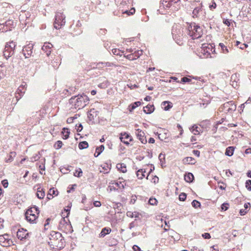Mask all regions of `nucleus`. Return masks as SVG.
Listing matches in <instances>:
<instances>
[{"instance_id":"obj_1","label":"nucleus","mask_w":251,"mask_h":251,"mask_svg":"<svg viewBox=\"0 0 251 251\" xmlns=\"http://www.w3.org/2000/svg\"><path fill=\"white\" fill-rule=\"evenodd\" d=\"M50 238V241L49 244L50 247H56L59 250H61L64 247V239L62 234L58 232H52Z\"/></svg>"},{"instance_id":"obj_2","label":"nucleus","mask_w":251,"mask_h":251,"mask_svg":"<svg viewBox=\"0 0 251 251\" xmlns=\"http://www.w3.org/2000/svg\"><path fill=\"white\" fill-rule=\"evenodd\" d=\"M188 34L193 39H198L203 34L202 28L195 23H191L187 27Z\"/></svg>"},{"instance_id":"obj_3","label":"nucleus","mask_w":251,"mask_h":251,"mask_svg":"<svg viewBox=\"0 0 251 251\" xmlns=\"http://www.w3.org/2000/svg\"><path fill=\"white\" fill-rule=\"evenodd\" d=\"M172 34L174 39L178 45L182 44L183 30L180 25H174L172 29Z\"/></svg>"},{"instance_id":"obj_4","label":"nucleus","mask_w":251,"mask_h":251,"mask_svg":"<svg viewBox=\"0 0 251 251\" xmlns=\"http://www.w3.org/2000/svg\"><path fill=\"white\" fill-rule=\"evenodd\" d=\"M81 97L82 96L80 95L73 97L69 100V103L72 104V106H74L75 109L83 108L86 105V104L83 102V99Z\"/></svg>"},{"instance_id":"obj_5","label":"nucleus","mask_w":251,"mask_h":251,"mask_svg":"<svg viewBox=\"0 0 251 251\" xmlns=\"http://www.w3.org/2000/svg\"><path fill=\"white\" fill-rule=\"evenodd\" d=\"M16 46V43L13 41L6 44L3 51V55L6 59L14 54Z\"/></svg>"},{"instance_id":"obj_6","label":"nucleus","mask_w":251,"mask_h":251,"mask_svg":"<svg viewBox=\"0 0 251 251\" xmlns=\"http://www.w3.org/2000/svg\"><path fill=\"white\" fill-rule=\"evenodd\" d=\"M65 16L63 14V13L60 11L56 12L55 16V20L54 22V27L56 29H59L61 27L65 25Z\"/></svg>"},{"instance_id":"obj_7","label":"nucleus","mask_w":251,"mask_h":251,"mask_svg":"<svg viewBox=\"0 0 251 251\" xmlns=\"http://www.w3.org/2000/svg\"><path fill=\"white\" fill-rule=\"evenodd\" d=\"M236 106L233 101L226 102L221 105L219 108L221 112L224 111L225 113L232 112L236 110Z\"/></svg>"},{"instance_id":"obj_8","label":"nucleus","mask_w":251,"mask_h":251,"mask_svg":"<svg viewBox=\"0 0 251 251\" xmlns=\"http://www.w3.org/2000/svg\"><path fill=\"white\" fill-rule=\"evenodd\" d=\"M25 85H21L17 89V93L15 94V98H13L12 103L15 105L18 101L24 95L26 90L25 88Z\"/></svg>"},{"instance_id":"obj_9","label":"nucleus","mask_w":251,"mask_h":251,"mask_svg":"<svg viewBox=\"0 0 251 251\" xmlns=\"http://www.w3.org/2000/svg\"><path fill=\"white\" fill-rule=\"evenodd\" d=\"M33 44L29 43L23 47L22 53L24 55L25 58H29L32 56L33 53Z\"/></svg>"},{"instance_id":"obj_10","label":"nucleus","mask_w":251,"mask_h":251,"mask_svg":"<svg viewBox=\"0 0 251 251\" xmlns=\"http://www.w3.org/2000/svg\"><path fill=\"white\" fill-rule=\"evenodd\" d=\"M9 237V235L7 234L0 235V244L3 247L10 246L12 241Z\"/></svg>"},{"instance_id":"obj_11","label":"nucleus","mask_w":251,"mask_h":251,"mask_svg":"<svg viewBox=\"0 0 251 251\" xmlns=\"http://www.w3.org/2000/svg\"><path fill=\"white\" fill-rule=\"evenodd\" d=\"M25 219L30 223H34L38 217L35 213H32L31 210H27L25 214Z\"/></svg>"},{"instance_id":"obj_12","label":"nucleus","mask_w":251,"mask_h":251,"mask_svg":"<svg viewBox=\"0 0 251 251\" xmlns=\"http://www.w3.org/2000/svg\"><path fill=\"white\" fill-rule=\"evenodd\" d=\"M171 6L172 3L168 0H162L160 3L159 9L158 10V11L161 14H165L164 11L162 10L168 9Z\"/></svg>"},{"instance_id":"obj_13","label":"nucleus","mask_w":251,"mask_h":251,"mask_svg":"<svg viewBox=\"0 0 251 251\" xmlns=\"http://www.w3.org/2000/svg\"><path fill=\"white\" fill-rule=\"evenodd\" d=\"M195 7L192 12L193 17L203 19L205 17L204 15H201L202 13V5Z\"/></svg>"},{"instance_id":"obj_14","label":"nucleus","mask_w":251,"mask_h":251,"mask_svg":"<svg viewBox=\"0 0 251 251\" xmlns=\"http://www.w3.org/2000/svg\"><path fill=\"white\" fill-rule=\"evenodd\" d=\"M29 233L27 232V230L24 228L19 229L17 232V237L21 240L27 239L29 236Z\"/></svg>"},{"instance_id":"obj_15","label":"nucleus","mask_w":251,"mask_h":251,"mask_svg":"<svg viewBox=\"0 0 251 251\" xmlns=\"http://www.w3.org/2000/svg\"><path fill=\"white\" fill-rule=\"evenodd\" d=\"M143 54L142 50H138L135 51L134 53L128 54L125 57L129 60H134L139 58Z\"/></svg>"},{"instance_id":"obj_16","label":"nucleus","mask_w":251,"mask_h":251,"mask_svg":"<svg viewBox=\"0 0 251 251\" xmlns=\"http://www.w3.org/2000/svg\"><path fill=\"white\" fill-rule=\"evenodd\" d=\"M136 135L137 138L141 141L143 144H146L147 140L145 136V133L140 129H137L136 132Z\"/></svg>"},{"instance_id":"obj_17","label":"nucleus","mask_w":251,"mask_h":251,"mask_svg":"<svg viewBox=\"0 0 251 251\" xmlns=\"http://www.w3.org/2000/svg\"><path fill=\"white\" fill-rule=\"evenodd\" d=\"M53 46L52 44L49 43H46L44 44V45L42 46V50L43 51H44L47 56H49L50 54L51 53V49Z\"/></svg>"},{"instance_id":"obj_18","label":"nucleus","mask_w":251,"mask_h":251,"mask_svg":"<svg viewBox=\"0 0 251 251\" xmlns=\"http://www.w3.org/2000/svg\"><path fill=\"white\" fill-rule=\"evenodd\" d=\"M5 26H6V29L8 31H11L12 28H14L16 25V23L13 20H8L6 21L5 23Z\"/></svg>"},{"instance_id":"obj_19","label":"nucleus","mask_w":251,"mask_h":251,"mask_svg":"<svg viewBox=\"0 0 251 251\" xmlns=\"http://www.w3.org/2000/svg\"><path fill=\"white\" fill-rule=\"evenodd\" d=\"M120 139L121 142H123L124 144L126 145H129V143L128 141L124 140V139H129V141H131L132 140V138L131 137V136L126 132L121 134Z\"/></svg>"},{"instance_id":"obj_20","label":"nucleus","mask_w":251,"mask_h":251,"mask_svg":"<svg viewBox=\"0 0 251 251\" xmlns=\"http://www.w3.org/2000/svg\"><path fill=\"white\" fill-rule=\"evenodd\" d=\"M132 2V0H120L119 4V9L128 8L129 4Z\"/></svg>"},{"instance_id":"obj_21","label":"nucleus","mask_w":251,"mask_h":251,"mask_svg":"<svg viewBox=\"0 0 251 251\" xmlns=\"http://www.w3.org/2000/svg\"><path fill=\"white\" fill-rule=\"evenodd\" d=\"M121 11V12L123 14H126L128 16H130L133 15L135 12V10L134 8H130L129 6L128 8H124L122 9H120Z\"/></svg>"},{"instance_id":"obj_22","label":"nucleus","mask_w":251,"mask_h":251,"mask_svg":"<svg viewBox=\"0 0 251 251\" xmlns=\"http://www.w3.org/2000/svg\"><path fill=\"white\" fill-rule=\"evenodd\" d=\"M194 179V176L192 173H187L184 175V179L187 182H192Z\"/></svg>"},{"instance_id":"obj_23","label":"nucleus","mask_w":251,"mask_h":251,"mask_svg":"<svg viewBox=\"0 0 251 251\" xmlns=\"http://www.w3.org/2000/svg\"><path fill=\"white\" fill-rule=\"evenodd\" d=\"M111 231V229L109 227H104L102 229L100 233L99 234V237H104L106 235L109 234Z\"/></svg>"},{"instance_id":"obj_24","label":"nucleus","mask_w":251,"mask_h":251,"mask_svg":"<svg viewBox=\"0 0 251 251\" xmlns=\"http://www.w3.org/2000/svg\"><path fill=\"white\" fill-rule=\"evenodd\" d=\"M154 110L153 105H148L144 107V112L146 114H151L153 112Z\"/></svg>"},{"instance_id":"obj_25","label":"nucleus","mask_w":251,"mask_h":251,"mask_svg":"<svg viewBox=\"0 0 251 251\" xmlns=\"http://www.w3.org/2000/svg\"><path fill=\"white\" fill-rule=\"evenodd\" d=\"M183 162L184 164H195L196 161L195 159L192 157H187L183 159Z\"/></svg>"},{"instance_id":"obj_26","label":"nucleus","mask_w":251,"mask_h":251,"mask_svg":"<svg viewBox=\"0 0 251 251\" xmlns=\"http://www.w3.org/2000/svg\"><path fill=\"white\" fill-rule=\"evenodd\" d=\"M161 105L164 106V109L166 111L169 110L173 106L172 103L168 101L162 102Z\"/></svg>"},{"instance_id":"obj_27","label":"nucleus","mask_w":251,"mask_h":251,"mask_svg":"<svg viewBox=\"0 0 251 251\" xmlns=\"http://www.w3.org/2000/svg\"><path fill=\"white\" fill-rule=\"evenodd\" d=\"M104 149V146L103 145H100V147H98L96 149V152L94 154L95 157H98Z\"/></svg>"},{"instance_id":"obj_28","label":"nucleus","mask_w":251,"mask_h":251,"mask_svg":"<svg viewBox=\"0 0 251 251\" xmlns=\"http://www.w3.org/2000/svg\"><path fill=\"white\" fill-rule=\"evenodd\" d=\"M16 153L15 151L10 152L9 155L6 158L5 161L7 163L11 162L15 157Z\"/></svg>"},{"instance_id":"obj_29","label":"nucleus","mask_w":251,"mask_h":251,"mask_svg":"<svg viewBox=\"0 0 251 251\" xmlns=\"http://www.w3.org/2000/svg\"><path fill=\"white\" fill-rule=\"evenodd\" d=\"M234 151V148L233 147H228L226 148L225 154L228 156H231L233 155Z\"/></svg>"},{"instance_id":"obj_30","label":"nucleus","mask_w":251,"mask_h":251,"mask_svg":"<svg viewBox=\"0 0 251 251\" xmlns=\"http://www.w3.org/2000/svg\"><path fill=\"white\" fill-rule=\"evenodd\" d=\"M141 104V102L139 101L133 102V103L130 104L128 106L129 111H132L136 107H138V106L140 105Z\"/></svg>"},{"instance_id":"obj_31","label":"nucleus","mask_w":251,"mask_h":251,"mask_svg":"<svg viewBox=\"0 0 251 251\" xmlns=\"http://www.w3.org/2000/svg\"><path fill=\"white\" fill-rule=\"evenodd\" d=\"M117 168L123 173L126 172V167L124 163H119L117 165Z\"/></svg>"},{"instance_id":"obj_32","label":"nucleus","mask_w":251,"mask_h":251,"mask_svg":"<svg viewBox=\"0 0 251 251\" xmlns=\"http://www.w3.org/2000/svg\"><path fill=\"white\" fill-rule=\"evenodd\" d=\"M40 188H38L37 189V192L36 193V196L39 199H42L45 197V192L42 189L40 190Z\"/></svg>"},{"instance_id":"obj_33","label":"nucleus","mask_w":251,"mask_h":251,"mask_svg":"<svg viewBox=\"0 0 251 251\" xmlns=\"http://www.w3.org/2000/svg\"><path fill=\"white\" fill-rule=\"evenodd\" d=\"M88 146V144L86 141L81 142L78 144V148L80 150L87 149Z\"/></svg>"},{"instance_id":"obj_34","label":"nucleus","mask_w":251,"mask_h":251,"mask_svg":"<svg viewBox=\"0 0 251 251\" xmlns=\"http://www.w3.org/2000/svg\"><path fill=\"white\" fill-rule=\"evenodd\" d=\"M146 173V171L145 170L143 171V169L139 170L136 172L137 176L138 177L139 179H142L143 178V177H144L145 176L144 174V173Z\"/></svg>"},{"instance_id":"obj_35","label":"nucleus","mask_w":251,"mask_h":251,"mask_svg":"<svg viewBox=\"0 0 251 251\" xmlns=\"http://www.w3.org/2000/svg\"><path fill=\"white\" fill-rule=\"evenodd\" d=\"M198 126L196 125H193L190 128V131L195 135L200 134V132L198 130Z\"/></svg>"},{"instance_id":"obj_36","label":"nucleus","mask_w":251,"mask_h":251,"mask_svg":"<svg viewBox=\"0 0 251 251\" xmlns=\"http://www.w3.org/2000/svg\"><path fill=\"white\" fill-rule=\"evenodd\" d=\"M62 133L63 134L64 136L63 138L65 139H67L68 138L69 136L70 131L68 128L64 127L62 131Z\"/></svg>"},{"instance_id":"obj_37","label":"nucleus","mask_w":251,"mask_h":251,"mask_svg":"<svg viewBox=\"0 0 251 251\" xmlns=\"http://www.w3.org/2000/svg\"><path fill=\"white\" fill-rule=\"evenodd\" d=\"M239 75L237 74H233L230 77V81H239Z\"/></svg>"},{"instance_id":"obj_38","label":"nucleus","mask_w":251,"mask_h":251,"mask_svg":"<svg viewBox=\"0 0 251 251\" xmlns=\"http://www.w3.org/2000/svg\"><path fill=\"white\" fill-rule=\"evenodd\" d=\"M65 224H66V226L71 227V225H69L67 224V222L66 221L65 218H62L59 222V227L62 228V226H64Z\"/></svg>"},{"instance_id":"obj_39","label":"nucleus","mask_w":251,"mask_h":251,"mask_svg":"<svg viewBox=\"0 0 251 251\" xmlns=\"http://www.w3.org/2000/svg\"><path fill=\"white\" fill-rule=\"evenodd\" d=\"M28 210H32V213H35L36 215H38L39 214V210L38 209V208L34 206V207H31V208L29 209Z\"/></svg>"},{"instance_id":"obj_40","label":"nucleus","mask_w":251,"mask_h":251,"mask_svg":"<svg viewBox=\"0 0 251 251\" xmlns=\"http://www.w3.org/2000/svg\"><path fill=\"white\" fill-rule=\"evenodd\" d=\"M5 74V70L2 67L0 66V80L4 77Z\"/></svg>"},{"instance_id":"obj_41","label":"nucleus","mask_w":251,"mask_h":251,"mask_svg":"<svg viewBox=\"0 0 251 251\" xmlns=\"http://www.w3.org/2000/svg\"><path fill=\"white\" fill-rule=\"evenodd\" d=\"M158 158L162 165L165 163V157L164 154H163L162 153H160L158 156Z\"/></svg>"},{"instance_id":"obj_42","label":"nucleus","mask_w":251,"mask_h":251,"mask_svg":"<svg viewBox=\"0 0 251 251\" xmlns=\"http://www.w3.org/2000/svg\"><path fill=\"white\" fill-rule=\"evenodd\" d=\"M82 175V171L80 168H78V170H76L75 172L74 173V176L77 177H80Z\"/></svg>"},{"instance_id":"obj_43","label":"nucleus","mask_w":251,"mask_h":251,"mask_svg":"<svg viewBox=\"0 0 251 251\" xmlns=\"http://www.w3.org/2000/svg\"><path fill=\"white\" fill-rule=\"evenodd\" d=\"M192 205L195 208H198L201 206V203L197 200H193L192 202Z\"/></svg>"},{"instance_id":"obj_44","label":"nucleus","mask_w":251,"mask_h":251,"mask_svg":"<svg viewBox=\"0 0 251 251\" xmlns=\"http://www.w3.org/2000/svg\"><path fill=\"white\" fill-rule=\"evenodd\" d=\"M63 143L61 141H57L54 144V148L56 149H59L62 147Z\"/></svg>"},{"instance_id":"obj_45","label":"nucleus","mask_w":251,"mask_h":251,"mask_svg":"<svg viewBox=\"0 0 251 251\" xmlns=\"http://www.w3.org/2000/svg\"><path fill=\"white\" fill-rule=\"evenodd\" d=\"M219 45L221 47L224 53H226L228 52V50L227 49L226 47L224 45L223 43H220Z\"/></svg>"},{"instance_id":"obj_46","label":"nucleus","mask_w":251,"mask_h":251,"mask_svg":"<svg viewBox=\"0 0 251 251\" xmlns=\"http://www.w3.org/2000/svg\"><path fill=\"white\" fill-rule=\"evenodd\" d=\"M246 187L249 191H251V180L249 179L246 181Z\"/></svg>"},{"instance_id":"obj_47","label":"nucleus","mask_w":251,"mask_h":251,"mask_svg":"<svg viewBox=\"0 0 251 251\" xmlns=\"http://www.w3.org/2000/svg\"><path fill=\"white\" fill-rule=\"evenodd\" d=\"M56 192H57V191L55 190L54 188H50L49 191V195H50V196H53L54 195L55 196H57V194H56Z\"/></svg>"},{"instance_id":"obj_48","label":"nucleus","mask_w":251,"mask_h":251,"mask_svg":"<svg viewBox=\"0 0 251 251\" xmlns=\"http://www.w3.org/2000/svg\"><path fill=\"white\" fill-rule=\"evenodd\" d=\"M112 52L113 54L116 55H120L121 56V50L117 49H113L112 50Z\"/></svg>"},{"instance_id":"obj_49","label":"nucleus","mask_w":251,"mask_h":251,"mask_svg":"<svg viewBox=\"0 0 251 251\" xmlns=\"http://www.w3.org/2000/svg\"><path fill=\"white\" fill-rule=\"evenodd\" d=\"M5 24H0V31L2 32H5L7 31V29L5 28Z\"/></svg>"},{"instance_id":"obj_50","label":"nucleus","mask_w":251,"mask_h":251,"mask_svg":"<svg viewBox=\"0 0 251 251\" xmlns=\"http://www.w3.org/2000/svg\"><path fill=\"white\" fill-rule=\"evenodd\" d=\"M186 199V194L184 193H181L179 196V199L181 201H184Z\"/></svg>"},{"instance_id":"obj_51","label":"nucleus","mask_w":251,"mask_h":251,"mask_svg":"<svg viewBox=\"0 0 251 251\" xmlns=\"http://www.w3.org/2000/svg\"><path fill=\"white\" fill-rule=\"evenodd\" d=\"M157 201L155 198H150L149 202L151 205H154L157 204Z\"/></svg>"},{"instance_id":"obj_52","label":"nucleus","mask_w":251,"mask_h":251,"mask_svg":"<svg viewBox=\"0 0 251 251\" xmlns=\"http://www.w3.org/2000/svg\"><path fill=\"white\" fill-rule=\"evenodd\" d=\"M82 96V97L81 98H82L83 100V102L85 104H87V103L88 102V101H89V98L85 95H81Z\"/></svg>"},{"instance_id":"obj_53","label":"nucleus","mask_w":251,"mask_h":251,"mask_svg":"<svg viewBox=\"0 0 251 251\" xmlns=\"http://www.w3.org/2000/svg\"><path fill=\"white\" fill-rule=\"evenodd\" d=\"M116 185H117V186H118V187L121 189V188H124V184H125L124 181L123 182H122V181H118L115 184Z\"/></svg>"},{"instance_id":"obj_54","label":"nucleus","mask_w":251,"mask_h":251,"mask_svg":"<svg viewBox=\"0 0 251 251\" xmlns=\"http://www.w3.org/2000/svg\"><path fill=\"white\" fill-rule=\"evenodd\" d=\"M191 81V79L188 78V77H183L182 78H181V81L180 82H183V83H189Z\"/></svg>"},{"instance_id":"obj_55","label":"nucleus","mask_w":251,"mask_h":251,"mask_svg":"<svg viewBox=\"0 0 251 251\" xmlns=\"http://www.w3.org/2000/svg\"><path fill=\"white\" fill-rule=\"evenodd\" d=\"M217 5L216 2L214 1H212V4L209 5V7L211 10H212L213 9H215L216 8Z\"/></svg>"},{"instance_id":"obj_56","label":"nucleus","mask_w":251,"mask_h":251,"mask_svg":"<svg viewBox=\"0 0 251 251\" xmlns=\"http://www.w3.org/2000/svg\"><path fill=\"white\" fill-rule=\"evenodd\" d=\"M228 204L227 203H224L221 205V208L223 210L226 211L228 208Z\"/></svg>"},{"instance_id":"obj_57","label":"nucleus","mask_w":251,"mask_h":251,"mask_svg":"<svg viewBox=\"0 0 251 251\" xmlns=\"http://www.w3.org/2000/svg\"><path fill=\"white\" fill-rule=\"evenodd\" d=\"M202 237L204 239H209L211 238V235L209 233H204L202 234Z\"/></svg>"},{"instance_id":"obj_58","label":"nucleus","mask_w":251,"mask_h":251,"mask_svg":"<svg viewBox=\"0 0 251 251\" xmlns=\"http://www.w3.org/2000/svg\"><path fill=\"white\" fill-rule=\"evenodd\" d=\"M107 82H103V83H100L98 86L101 88H106L108 86V84H107Z\"/></svg>"},{"instance_id":"obj_59","label":"nucleus","mask_w":251,"mask_h":251,"mask_svg":"<svg viewBox=\"0 0 251 251\" xmlns=\"http://www.w3.org/2000/svg\"><path fill=\"white\" fill-rule=\"evenodd\" d=\"M248 45L247 44H245V43H241V44L240 45V46H239V48L241 49V50H244L245 49H246V48L248 47Z\"/></svg>"},{"instance_id":"obj_60","label":"nucleus","mask_w":251,"mask_h":251,"mask_svg":"<svg viewBox=\"0 0 251 251\" xmlns=\"http://www.w3.org/2000/svg\"><path fill=\"white\" fill-rule=\"evenodd\" d=\"M1 183L4 188H7L8 185V181L6 179L2 181Z\"/></svg>"},{"instance_id":"obj_61","label":"nucleus","mask_w":251,"mask_h":251,"mask_svg":"<svg viewBox=\"0 0 251 251\" xmlns=\"http://www.w3.org/2000/svg\"><path fill=\"white\" fill-rule=\"evenodd\" d=\"M52 66L54 67V68H57L58 67V66L60 65V63H59L58 62H56V61H53V62H52Z\"/></svg>"},{"instance_id":"obj_62","label":"nucleus","mask_w":251,"mask_h":251,"mask_svg":"<svg viewBox=\"0 0 251 251\" xmlns=\"http://www.w3.org/2000/svg\"><path fill=\"white\" fill-rule=\"evenodd\" d=\"M238 81H230V84L233 87L236 88L238 86Z\"/></svg>"},{"instance_id":"obj_63","label":"nucleus","mask_w":251,"mask_h":251,"mask_svg":"<svg viewBox=\"0 0 251 251\" xmlns=\"http://www.w3.org/2000/svg\"><path fill=\"white\" fill-rule=\"evenodd\" d=\"M93 204L95 207H100L101 206V203L99 201H95Z\"/></svg>"},{"instance_id":"obj_64","label":"nucleus","mask_w":251,"mask_h":251,"mask_svg":"<svg viewBox=\"0 0 251 251\" xmlns=\"http://www.w3.org/2000/svg\"><path fill=\"white\" fill-rule=\"evenodd\" d=\"M104 67L103 62H99L97 64V67L98 68H101Z\"/></svg>"}]
</instances>
